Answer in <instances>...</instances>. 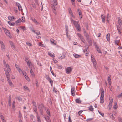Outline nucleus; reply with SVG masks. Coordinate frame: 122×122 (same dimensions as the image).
Returning <instances> with one entry per match:
<instances>
[{
  "instance_id": "1",
  "label": "nucleus",
  "mask_w": 122,
  "mask_h": 122,
  "mask_svg": "<svg viewBox=\"0 0 122 122\" xmlns=\"http://www.w3.org/2000/svg\"><path fill=\"white\" fill-rule=\"evenodd\" d=\"M118 24L119 26L118 25H117V30L118 31V33L120 34L121 33V32L120 30V27L122 26V20L120 17H118Z\"/></svg>"
},
{
  "instance_id": "2",
  "label": "nucleus",
  "mask_w": 122,
  "mask_h": 122,
  "mask_svg": "<svg viewBox=\"0 0 122 122\" xmlns=\"http://www.w3.org/2000/svg\"><path fill=\"white\" fill-rule=\"evenodd\" d=\"M38 107L40 113L42 115L43 110L42 108H44L45 110H46V108L45 107L43 103H42L41 104H38Z\"/></svg>"
},
{
  "instance_id": "3",
  "label": "nucleus",
  "mask_w": 122,
  "mask_h": 122,
  "mask_svg": "<svg viewBox=\"0 0 122 122\" xmlns=\"http://www.w3.org/2000/svg\"><path fill=\"white\" fill-rule=\"evenodd\" d=\"M101 95L100 100V102L101 103H103L104 102V92L103 89L101 90Z\"/></svg>"
},
{
  "instance_id": "4",
  "label": "nucleus",
  "mask_w": 122,
  "mask_h": 122,
  "mask_svg": "<svg viewBox=\"0 0 122 122\" xmlns=\"http://www.w3.org/2000/svg\"><path fill=\"white\" fill-rule=\"evenodd\" d=\"M72 69L71 67H67L65 69L66 73L67 74H70L72 72Z\"/></svg>"
},
{
  "instance_id": "5",
  "label": "nucleus",
  "mask_w": 122,
  "mask_h": 122,
  "mask_svg": "<svg viewBox=\"0 0 122 122\" xmlns=\"http://www.w3.org/2000/svg\"><path fill=\"white\" fill-rule=\"evenodd\" d=\"M1 50L2 51H4L5 50V47L3 42L1 41H0Z\"/></svg>"
},
{
  "instance_id": "6",
  "label": "nucleus",
  "mask_w": 122,
  "mask_h": 122,
  "mask_svg": "<svg viewBox=\"0 0 122 122\" xmlns=\"http://www.w3.org/2000/svg\"><path fill=\"white\" fill-rule=\"evenodd\" d=\"M66 56V54L65 52H63L62 54H61V56L59 57V59H62L65 58Z\"/></svg>"
},
{
  "instance_id": "7",
  "label": "nucleus",
  "mask_w": 122,
  "mask_h": 122,
  "mask_svg": "<svg viewBox=\"0 0 122 122\" xmlns=\"http://www.w3.org/2000/svg\"><path fill=\"white\" fill-rule=\"evenodd\" d=\"M16 5L18 6L19 10L22 11L23 10L21 5L18 3H16Z\"/></svg>"
},
{
  "instance_id": "8",
  "label": "nucleus",
  "mask_w": 122,
  "mask_h": 122,
  "mask_svg": "<svg viewBox=\"0 0 122 122\" xmlns=\"http://www.w3.org/2000/svg\"><path fill=\"white\" fill-rule=\"evenodd\" d=\"M7 81L8 82L9 85L11 87H13L14 86L13 84L12 83L11 80L9 79V77L7 78Z\"/></svg>"
},
{
  "instance_id": "9",
  "label": "nucleus",
  "mask_w": 122,
  "mask_h": 122,
  "mask_svg": "<svg viewBox=\"0 0 122 122\" xmlns=\"http://www.w3.org/2000/svg\"><path fill=\"white\" fill-rule=\"evenodd\" d=\"M4 70L7 78V77H9V71L7 70L6 69H4Z\"/></svg>"
},
{
  "instance_id": "10",
  "label": "nucleus",
  "mask_w": 122,
  "mask_h": 122,
  "mask_svg": "<svg viewBox=\"0 0 122 122\" xmlns=\"http://www.w3.org/2000/svg\"><path fill=\"white\" fill-rule=\"evenodd\" d=\"M75 89L74 87H73L71 88V94L72 96H74L75 95V93L74 91Z\"/></svg>"
},
{
  "instance_id": "11",
  "label": "nucleus",
  "mask_w": 122,
  "mask_h": 122,
  "mask_svg": "<svg viewBox=\"0 0 122 122\" xmlns=\"http://www.w3.org/2000/svg\"><path fill=\"white\" fill-rule=\"evenodd\" d=\"M86 40L90 45L92 44V41L91 38H90L89 37Z\"/></svg>"
},
{
  "instance_id": "12",
  "label": "nucleus",
  "mask_w": 122,
  "mask_h": 122,
  "mask_svg": "<svg viewBox=\"0 0 122 122\" xmlns=\"http://www.w3.org/2000/svg\"><path fill=\"white\" fill-rule=\"evenodd\" d=\"M84 34L85 36L86 37V39L88 38L89 37V36L87 33L86 31H84Z\"/></svg>"
},
{
  "instance_id": "13",
  "label": "nucleus",
  "mask_w": 122,
  "mask_h": 122,
  "mask_svg": "<svg viewBox=\"0 0 122 122\" xmlns=\"http://www.w3.org/2000/svg\"><path fill=\"white\" fill-rule=\"evenodd\" d=\"M3 29L4 31V32L6 35H9L10 34V32L9 31L6 29L4 28H3Z\"/></svg>"
},
{
  "instance_id": "14",
  "label": "nucleus",
  "mask_w": 122,
  "mask_h": 122,
  "mask_svg": "<svg viewBox=\"0 0 122 122\" xmlns=\"http://www.w3.org/2000/svg\"><path fill=\"white\" fill-rule=\"evenodd\" d=\"M9 42L10 44L11 45V47L12 48V49H14L15 47V46L13 43L11 41H10Z\"/></svg>"
},
{
  "instance_id": "15",
  "label": "nucleus",
  "mask_w": 122,
  "mask_h": 122,
  "mask_svg": "<svg viewBox=\"0 0 122 122\" xmlns=\"http://www.w3.org/2000/svg\"><path fill=\"white\" fill-rule=\"evenodd\" d=\"M50 41L51 42L52 44L54 45H56V41H55L53 39H51Z\"/></svg>"
},
{
  "instance_id": "16",
  "label": "nucleus",
  "mask_w": 122,
  "mask_h": 122,
  "mask_svg": "<svg viewBox=\"0 0 122 122\" xmlns=\"http://www.w3.org/2000/svg\"><path fill=\"white\" fill-rule=\"evenodd\" d=\"M101 18L102 19V22L104 23H105V16L102 14L101 15Z\"/></svg>"
},
{
  "instance_id": "17",
  "label": "nucleus",
  "mask_w": 122,
  "mask_h": 122,
  "mask_svg": "<svg viewBox=\"0 0 122 122\" xmlns=\"http://www.w3.org/2000/svg\"><path fill=\"white\" fill-rule=\"evenodd\" d=\"M4 66L7 68V70L9 71V72L11 71V69L9 67V66L8 64H5V65Z\"/></svg>"
},
{
  "instance_id": "18",
  "label": "nucleus",
  "mask_w": 122,
  "mask_h": 122,
  "mask_svg": "<svg viewBox=\"0 0 122 122\" xmlns=\"http://www.w3.org/2000/svg\"><path fill=\"white\" fill-rule=\"evenodd\" d=\"M110 34L109 33H108L107 35L106 36L107 39L108 41H110Z\"/></svg>"
},
{
  "instance_id": "19",
  "label": "nucleus",
  "mask_w": 122,
  "mask_h": 122,
  "mask_svg": "<svg viewBox=\"0 0 122 122\" xmlns=\"http://www.w3.org/2000/svg\"><path fill=\"white\" fill-rule=\"evenodd\" d=\"M76 103L79 104L81 103L82 102L80 100V98L76 99Z\"/></svg>"
},
{
  "instance_id": "20",
  "label": "nucleus",
  "mask_w": 122,
  "mask_h": 122,
  "mask_svg": "<svg viewBox=\"0 0 122 122\" xmlns=\"http://www.w3.org/2000/svg\"><path fill=\"white\" fill-rule=\"evenodd\" d=\"M120 41L119 40H115V41L114 43L115 44H116L117 45H120L119 43Z\"/></svg>"
},
{
  "instance_id": "21",
  "label": "nucleus",
  "mask_w": 122,
  "mask_h": 122,
  "mask_svg": "<svg viewBox=\"0 0 122 122\" xmlns=\"http://www.w3.org/2000/svg\"><path fill=\"white\" fill-rule=\"evenodd\" d=\"M26 63L27 64L28 66L29 67H30V65H31V62H30L29 61L28 59H27Z\"/></svg>"
},
{
  "instance_id": "22",
  "label": "nucleus",
  "mask_w": 122,
  "mask_h": 122,
  "mask_svg": "<svg viewBox=\"0 0 122 122\" xmlns=\"http://www.w3.org/2000/svg\"><path fill=\"white\" fill-rule=\"evenodd\" d=\"M8 18L9 20H15V18L14 17L10 16H9L8 17Z\"/></svg>"
},
{
  "instance_id": "23",
  "label": "nucleus",
  "mask_w": 122,
  "mask_h": 122,
  "mask_svg": "<svg viewBox=\"0 0 122 122\" xmlns=\"http://www.w3.org/2000/svg\"><path fill=\"white\" fill-rule=\"evenodd\" d=\"M74 24L75 25V27L76 28L79 27L80 26L75 21H74Z\"/></svg>"
},
{
  "instance_id": "24",
  "label": "nucleus",
  "mask_w": 122,
  "mask_h": 122,
  "mask_svg": "<svg viewBox=\"0 0 122 122\" xmlns=\"http://www.w3.org/2000/svg\"><path fill=\"white\" fill-rule=\"evenodd\" d=\"M56 8L55 6H54V5L53 7V8L52 9V10H53V11L54 13L56 14V12L55 9Z\"/></svg>"
},
{
  "instance_id": "25",
  "label": "nucleus",
  "mask_w": 122,
  "mask_h": 122,
  "mask_svg": "<svg viewBox=\"0 0 122 122\" xmlns=\"http://www.w3.org/2000/svg\"><path fill=\"white\" fill-rule=\"evenodd\" d=\"M93 56H93V55H91V59L93 63L96 62V60H95V58H94L93 57Z\"/></svg>"
},
{
  "instance_id": "26",
  "label": "nucleus",
  "mask_w": 122,
  "mask_h": 122,
  "mask_svg": "<svg viewBox=\"0 0 122 122\" xmlns=\"http://www.w3.org/2000/svg\"><path fill=\"white\" fill-rule=\"evenodd\" d=\"M44 117L45 118V119L46 121H48L49 120H50V118L48 116L46 115H45L44 116Z\"/></svg>"
},
{
  "instance_id": "27",
  "label": "nucleus",
  "mask_w": 122,
  "mask_h": 122,
  "mask_svg": "<svg viewBox=\"0 0 122 122\" xmlns=\"http://www.w3.org/2000/svg\"><path fill=\"white\" fill-rule=\"evenodd\" d=\"M110 77L111 76L110 75H109L108 78V79L107 81L108 82V83H109V84L110 85L111 83V82L110 81L111 79H110Z\"/></svg>"
},
{
  "instance_id": "28",
  "label": "nucleus",
  "mask_w": 122,
  "mask_h": 122,
  "mask_svg": "<svg viewBox=\"0 0 122 122\" xmlns=\"http://www.w3.org/2000/svg\"><path fill=\"white\" fill-rule=\"evenodd\" d=\"M8 23L9 24V25L11 26H14L15 24V23L13 22H11L10 21H8Z\"/></svg>"
},
{
  "instance_id": "29",
  "label": "nucleus",
  "mask_w": 122,
  "mask_h": 122,
  "mask_svg": "<svg viewBox=\"0 0 122 122\" xmlns=\"http://www.w3.org/2000/svg\"><path fill=\"white\" fill-rule=\"evenodd\" d=\"M32 20L33 21V22L35 23H36V24L37 25V24H39V23L38 22H37L36 20V19L34 18H31Z\"/></svg>"
},
{
  "instance_id": "30",
  "label": "nucleus",
  "mask_w": 122,
  "mask_h": 122,
  "mask_svg": "<svg viewBox=\"0 0 122 122\" xmlns=\"http://www.w3.org/2000/svg\"><path fill=\"white\" fill-rule=\"evenodd\" d=\"M33 110L35 112V113L37 114L38 115V112L37 110V107H34L33 108Z\"/></svg>"
},
{
  "instance_id": "31",
  "label": "nucleus",
  "mask_w": 122,
  "mask_h": 122,
  "mask_svg": "<svg viewBox=\"0 0 122 122\" xmlns=\"http://www.w3.org/2000/svg\"><path fill=\"white\" fill-rule=\"evenodd\" d=\"M45 110L47 114H48L49 116H50L51 115L50 111L48 109L47 110L46 109V110Z\"/></svg>"
},
{
  "instance_id": "32",
  "label": "nucleus",
  "mask_w": 122,
  "mask_h": 122,
  "mask_svg": "<svg viewBox=\"0 0 122 122\" xmlns=\"http://www.w3.org/2000/svg\"><path fill=\"white\" fill-rule=\"evenodd\" d=\"M21 20L20 18L16 22V24H18V23H19L20 22H21Z\"/></svg>"
},
{
  "instance_id": "33",
  "label": "nucleus",
  "mask_w": 122,
  "mask_h": 122,
  "mask_svg": "<svg viewBox=\"0 0 122 122\" xmlns=\"http://www.w3.org/2000/svg\"><path fill=\"white\" fill-rule=\"evenodd\" d=\"M93 63L94 67L96 69L97 68L96 62H95Z\"/></svg>"
},
{
  "instance_id": "34",
  "label": "nucleus",
  "mask_w": 122,
  "mask_h": 122,
  "mask_svg": "<svg viewBox=\"0 0 122 122\" xmlns=\"http://www.w3.org/2000/svg\"><path fill=\"white\" fill-rule=\"evenodd\" d=\"M74 57L75 58H79L81 56L77 54H75L74 55Z\"/></svg>"
},
{
  "instance_id": "35",
  "label": "nucleus",
  "mask_w": 122,
  "mask_h": 122,
  "mask_svg": "<svg viewBox=\"0 0 122 122\" xmlns=\"http://www.w3.org/2000/svg\"><path fill=\"white\" fill-rule=\"evenodd\" d=\"M15 98L17 99L19 101H21L22 98L20 97H15Z\"/></svg>"
},
{
  "instance_id": "36",
  "label": "nucleus",
  "mask_w": 122,
  "mask_h": 122,
  "mask_svg": "<svg viewBox=\"0 0 122 122\" xmlns=\"http://www.w3.org/2000/svg\"><path fill=\"white\" fill-rule=\"evenodd\" d=\"M78 13L79 14V16H80L81 15H82V13L81 11L79 9H78Z\"/></svg>"
},
{
  "instance_id": "37",
  "label": "nucleus",
  "mask_w": 122,
  "mask_h": 122,
  "mask_svg": "<svg viewBox=\"0 0 122 122\" xmlns=\"http://www.w3.org/2000/svg\"><path fill=\"white\" fill-rule=\"evenodd\" d=\"M21 22H24L25 21V19L24 16H23L21 18Z\"/></svg>"
},
{
  "instance_id": "38",
  "label": "nucleus",
  "mask_w": 122,
  "mask_h": 122,
  "mask_svg": "<svg viewBox=\"0 0 122 122\" xmlns=\"http://www.w3.org/2000/svg\"><path fill=\"white\" fill-rule=\"evenodd\" d=\"M112 106V103H109V105H108V108L109 109V110H110L111 107Z\"/></svg>"
},
{
  "instance_id": "39",
  "label": "nucleus",
  "mask_w": 122,
  "mask_h": 122,
  "mask_svg": "<svg viewBox=\"0 0 122 122\" xmlns=\"http://www.w3.org/2000/svg\"><path fill=\"white\" fill-rule=\"evenodd\" d=\"M15 101H14L12 103V108L13 109H14L15 107Z\"/></svg>"
},
{
  "instance_id": "40",
  "label": "nucleus",
  "mask_w": 122,
  "mask_h": 122,
  "mask_svg": "<svg viewBox=\"0 0 122 122\" xmlns=\"http://www.w3.org/2000/svg\"><path fill=\"white\" fill-rule=\"evenodd\" d=\"M89 109L90 111H92L93 110V108L92 107V105L90 106L89 107Z\"/></svg>"
},
{
  "instance_id": "41",
  "label": "nucleus",
  "mask_w": 122,
  "mask_h": 122,
  "mask_svg": "<svg viewBox=\"0 0 122 122\" xmlns=\"http://www.w3.org/2000/svg\"><path fill=\"white\" fill-rule=\"evenodd\" d=\"M48 81H49V82L50 83L51 86H52L53 85V81L52 80L51 78L49 80H48Z\"/></svg>"
},
{
  "instance_id": "42",
  "label": "nucleus",
  "mask_w": 122,
  "mask_h": 122,
  "mask_svg": "<svg viewBox=\"0 0 122 122\" xmlns=\"http://www.w3.org/2000/svg\"><path fill=\"white\" fill-rule=\"evenodd\" d=\"M36 117L38 120V121L39 122H40V118L39 116V115H37Z\"/></svg>"
},
{
  "instance_id": "43",
  "label": "nucleus",
  "mask_w": 122,
  "mask_h": 122,
  "mask_svg": "<svg viewBox=\"0 0 122 122\" xmlns=\"http://www.w3.org/2000/svg\"><path fill=\"white\" fill-rule=\"evenodd\" d=\"M68 10H69V13L71 15L73 14L70 8H69Z\"/></svg>"
},
{
  "instance_id": "44",
  "label": "nucleus",
  "mask_w": 122,
  "mask_h": 122,
  "mask_svg": "<svg viewBox=\"0 0 122 122\" xmlns=\"http://www.w3.org/2000/svg\"><path fill=\"white\" fill-rule=\"evenodd\" d=\"M117 103H115L114 104L113 108L115 109H117Z\"/></svg>"
},
{
  "instance_id": "45",
  "label": "nucleus",
  "mask_w": 122,
  "mask_h": 122,
  "mask_svg": "<svg viewBox=\"0 0 122 122\" xmlns=\"http://www.w3.org/2000/svg\"><path fill=\"white\" fill-rule=\"evenodd\" d=\"M11 95H10L9 96V99H8V102L10 103L11 102Z\"/></svg>"
},
{
  "instance_id": "46",
  "label": "nucleus",
  "mask_w": 122,
  "mask_h": 122,
  "mask_svg": "<svg viewBox=\"0 0 122 122\" xmlns=\"http://www.w3.org/2000/svg\"><path fill=\"white\" fill-rule=\"evenodd\" d=\"M0 117L2 120H3V119H4V117L3 116L2 114L1 113H0Z\"/></svg>"
},
{
  "instance_id": "47",
  "label": "nucleus",
  "mask_w": 122,
  "mask_h": 122,
  "mask_svg": "<svg viewBox=\"0 0 122 122\" xmlns=\"http://www.w3.org/2000/svg\"><path fill=\"white\" fill-rule=\"evenodd\" d=\"M49 56H51V57H53L54 56V54L53 53H49Z\"/></svg>"
},
{
  "instance_id": "48",
  "label": "nucleus",
  "mask_w": 122,
  "mask_h": 122,
  "mask_svg": "<svg viewBox=\"0 0 122 122\" xmlns=\"http://www.w3.org/2000/svg\"><path fill=\"white\" fill-rule=\"evenodd\" d=\"M110 102L109 103H112L113 102V99L112 97H110L109 98Z\"/></svg>"
},
{
  "instance_id": "49",
  "label": "nucleus",
  "mask_w": 122,
  "mask_h": 122,
  "mask_svg": "<svg viewBox=\"0 0 122 122\" xmlns=\"http://www.w3.org/2000/svg\"><path fill=\"white\" fill-rule=\"evenodd\" d=\"M53 2L55 5H57L58 4L57 0H53Z\"/></svg>"
},
{
  "instance_id": "50",
  "label": "nucleus",
  "mask_w": 122,
  "mask_h": 122,
  "mask_svg": "<svg viewBox=\"0 0 122 122\" xmlns=\"http://www.w3.org/2000/svg\"><path fill=\"white\" fill-rule=\"evenodd\" d=\"M110 116V118H111L113 119V120H114V118H115L113 116V114H111Z\"/></svg>"
},
{
  "instance_id": "51",
  "label": "nucleus",
  "mask_w": 122,
  "mask_h": 122,
  "mask_svg": "<svg viewBox=\"0 0 122 122\" xmlns=\"http://www.w3.org/2000/svg\"><path fill=\"white\" fill-rule=\"evenodd\" d=\"M15 64V67H16V68L18 70L20 68L19 66L18 65H17V64Z\"/></svg>"
},
{
  "instance_id": "52",
  "label": "nucleus",
  "mask_w": 122,
  "mask_h": 122,
  "mask_svg": "<svg viewBox=\"0 0 122 122\" xmlns=\"http://www.w3.org/2000/svg\"><path fill=\"white\" fill-rule=\"evenodd\" d=\"M24 76L27 80H28V79H29V78L27 76L26 74H25Z\"/></svg>"
},
{
  "instance_id": "53",
  "label": "nucleus",
  "mask_w": 122,
  "mask_h": 122,
  "mask_svg": "<svg viewBox=\"0 0 122 122\" xmlns=\"http://www.w3.org/2000/svg\"><path fill=\"white\" fill-rule=\"evenodd\" d=\"M35 33L37 35H40V32L38 31H36V32L35 31Z\"/></svg>"
},
{
  "instance_id": "54",
  "label": "nucleus",
  "mask_w": 122,
  "mask_h": 122,
  "mask_svg": "<svg viewBox=\"0 0 122 122\" xmlns=\"http://www.w3.org/2000/svg\"><path fill=\"white\" fill-rule=\"evenodd\" d=\"M33 105L34 107H37V105L36 103L35 102H33Z\"/></svg>"
},
{
  "instance_id": "55",
  "label": "nucleus",
  "mask_w": 122,
  "mask_h": 122,
  "mask_svg": "<svg viewBox=\"0 0 122 122\" xmlns=\"http://www.w3.org/2000/svg\"><path fill=\"white\" fill-rule=\"evenodd\" d=\"M85 53H86V54L88 53V52L87 50V48H85V49L83 51Z\"/></svg>"
},
{
  "instance_id": "56",
  "label": "nucleus",
  "mask_w": 122,
  "mask_h": 122,
  "mask_svg": "<svg viewBox=\"0 0 122 122\" xmlns=\"http://www.w3.org/2000/svg\"><path fill=\"white\" fill-rule=\"evenodd\" d=\"M22 117V115L21 113L20 112V111L19 112V117L20 118H21Z\"/></svg>"
},
{
  "instance_id": "57",
  "label": "nucleus",
  "mask_w": 122,
  "mask_h": 122,
  "mask_svg": "<svg viewBox=\"0 0 122 122\" xmlns=\"http://www.w3.org/2000/svg\"><path fill=\"white\" fill-rule=\"evenodd\" d=\"M26 44L27 45H28V46H32V44L30 43L26 42Z\"/></svg>"
},
{
  "instance_id": "58",
  "label": "nucleus",
  "mask_w": 122,
  "mask_h": 122,
  "mask_svg": "<svg viewBox=\"0 0 122 122\" xmlns=\"http://www.w3.org/2000/svg\"><path fill=\"white\" fill-rule=\"evenodd\" d=\"M68 121L69 122H72V120L71 119L70 115H69V117Z\"/></svg>"
},
{
  "instance_id": "59",
  "label": "nucleus",
  "mask_w": 122,
  "mask_h": 122,
  "mask_svg": "<svg viewBox=\"0 0 122 122\" xmlns=\"http://www.w3.org/2000/svg\"><path fill=\"white\" fill-rule=\"evenodd\" d=\"M118 98H120L122 97V92L119 95L117 96Z\"/></svg>"
},
{
  "instance_id": "60",
  "label": "nucleus",
  "mask_w": 122,
  "mask_h": 122,
  "mask_svg": "<svg viewBox=\"0 0 122 122\" xmlns=\"http://www.w3.org/2000/svg\"><path fill=\"white\" fill-rule=\"evenodd\" d=\"M97 51L99 53H101V52L99 48H98V49H97Z\"/></svg>"
},
{
  "instance_id": "61",
  "label": "nucleus",
  "mask_w": 122,
  "mask_h": 122,
  "mask_svg": "<svg viewBox=\"0 0 122 122\" xmlns=\"http://www.w3.org/2000/svg\"><path fill=\"white\" fill-rule=\"evenodd\" d=\"M82 112L83 111L82 110L78 112V113L79 116H80V115L81 114Z\"/></svg>"
},
{
  "instance_id": "62",
  "label": "nucleus",
  "mask_w": 122,
  "mask_h": 122,
  "mask_svg": "<svg viewBox=\"0 0 122 122\" xmlns=\"http://www.w3.org/2000/svg\"><path fill=\"white\" fill-rule=\"evenodd\" d=\"M46 79L48 80H49L51 79V78L49 77L48 76L46 75Z\"/></svg>"
},
{
  "instance_id": "63",
  "label": "nucleus",
  "mask_w": 122,
  "mask_h": 122,
  "mask_svg": "<svg viewBox=\"0 0 122 122\" xmlns=\"http://www.w3.org/2000/svg\"><path fill=\"white\" fill-rule=\"evenodd\" d=\"M34 116L33 115L31 114L30 115V117L31 119L33 120V118H34Z\"/></svg>"
},
{
  "instance_id": "64",
  "label": "nucleus",
  "mask_w": 122,
  "mask_h": 122,
  "mask_svg": "<svg viewBox=\"0 0 122 122\" xmlns=\"http://www.w3.org/2000/svg\"><path fill=\"white\" fill-rule=\"evenodd\" d=\"M32 5L33 8H36V6L35 4L34 3L32 4Z\"/></svg>"
}]
</instances>
